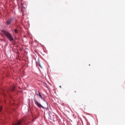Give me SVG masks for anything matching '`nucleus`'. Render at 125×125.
<instances>
[{"label":"nucleus","mask_w":125,"mask_h":125,"mask_svg":"<svg viewBox=\"0 0 125 125\" xmlns=\"http://www.w3.org/2000/svg\"><path fill=\"white\" fill-rule=\"evenodd\" d=\"M1 31L2 33L7 37L10 42H12V41H13V37H12V36H11V34H10L8 31H6L5 30H2Z\"/></svg>","instance_id":"f257e3e1"},{"label":"nucleus","mask_w":125,"mask_h":125,"mask_svg":"<svg viewBox=\"0 0 125 125\" xmlns=\"http://www.w3.org/2000/svg\"><path fill=\"white\" fill-rule=\"evenodd\" d=\"M34 101L35 102V105L36 106H38V107H39V108H42V109H46L45 107L42 106L41 104L39 103V102L37 101V100L36 99L35 97L34 98Z\"/></svg>","instance_id":"f03ea898"},{"label":"nucleus","mask_w":125,"mask_h":125,"mask_svg":"<svg viewBox=\"0 0 125 125\" xmlns=\"http://www.w3.org/2000/svg\"><path fill=\"white\" fill-rule=\"evenodd\" d=\"M12 21H13V19H10V20L6 21V25L8 26V25H9L10 24H11V22H12Z\"/></svg>","instance_id":"7ed1b4c3"},{"label":"nucleus","mask_w":125,"mask_h":125,"mask_svg":"<svg viewBox=\"0 0 125 125\" xmlns=\"http://www.w3.org/2000/svg\"><path fill=\"white\" fill-rule=\"evenodd\" d=\"M36 94L38 96H40V98L42 99V95H41V93L40 92H38V94H37V93H36Z\"/></svg>","instance_id":"20e7f679"},{"label":"nucleus","mask_w":125,"mask_h":125,"mask_svg":"<svg viewBox=\"0 0 125 125\" xmlns=\"http://www.w3.org/2000/svg\"><path fill=\"white\" fill-rule=\"evenodd\" d=\"M13 125H21V121H19L17 124H13Z\"/></svg>","instance_id":"39448f33"},{"label":"nucleus","mask_w":125,"mask_h":125,"mask_svg":"<svg viewBox=\"0 0 125 125\" xmlns=\"http://www.w3.org/2000/svg\"><path fill=\"white\" fill-rule=\"evenodd\" d=\"M15 87H12L10 89V90H11V91H13L14 90H15Z\"/></svg>","instance_id":"423d86ee"},{"label":"nucleus","mask_w":125,"mask_h":125,"mask_svg":"<svg viewBox=\"0 0 125 125\" xmlns=\"http://www.w3.org/2000/svg\"><path fill=\"white\" fill-rule=\"evenodd\" d=\"M14 32H15V34H18V29H15Z\"/></svg>","instance_id":"0eeeda50"},{"label":"nucleus","mask_w":125,"mask_h":125,"mask_svg":"<svg viewBox=\"0 0 125 125\" xmlns=\"http://www.w3.org/2000/svg\"><path fill=\"white\" fill-rule=\"evenodd\" d=\"M44 101L45 102V106H48V104H47V102L45 100H44Z\"/></svg>","instance_id":"6e6552de"},{"label":"nucleus","mask_w":125,"mask_h":125,"mask_svg":"<svg viewBox=\"0 0 125 125\" xmlns=\"http://www.w3.org/2000/svg\"><path fill=\"white\" fill-rule=\"evenodd\" d=\"M39 65L40 67L41 68H42V65H41V63H39Z\"/></svg>","instance_id":"1a4fd4ad"},{"label":"nucleus","mask_w":125,"mask_h":125,"mask_svg":"<svg viewBox=\"0 0 125 125\" xmlns=\"http://www.w3.org/2000/svg\"><path fill=\"white\" fill-rule=\"evenodd\" d=\"M39 65L40 67L41 68H42V65H41V63H39Z\"/></svg>","instance_id":"9d476101"},{"label":"nucleus","mask_w":125,"mask_h":125,"mask_svg":"<svg viewBox=\"0 0 125 125\" xmlns=\"http://www.w3.org/2000/svg\"><path fill=\"white\" fill-rule=\"evenodd\" d=\"M1 109H2V107L0 108V112H1Z\"/></svg>","instance_id":"9b49d317"},{"label":"nucleus","mask_w":125,"mask_h":125,"mask_svg":"<svg viewBox=\"0 0 125 125\" xmlns=\"http://www.w3.org/2000/svg\"><path fill=\"white\" fill-rule=\"evenodd\" d=\"M1 36L2 37H3V35H2V34H1Z\"/></svg>","instance_id":"f8f14e48"},{"label":"nucleus","mask_w":125,"mask_h":125,"mask_svg":"<svg viewBox=\"0 0 125 125\" xmlns=\"http://www.w3.org/2000/svg\"><path fill=\"white\" fill-rule=\"evenodd\" d=\"M75 93H76V91H74Z\"/></svg>","instance_id":"ddd939ff"},{"label":"nucleus","mask_w":125,"mask_h":125,"mask_svg":"<svg viewBox=\"0 0 125 125\" xmlns=\"http://www.w3.org/2000/svg\"><path fill=\"white\" fill-rule=\"evenodd\" d=\"M1 41H2V40H1Z\"/></svg>","instance_id":"4468645a"}]
</instances>
